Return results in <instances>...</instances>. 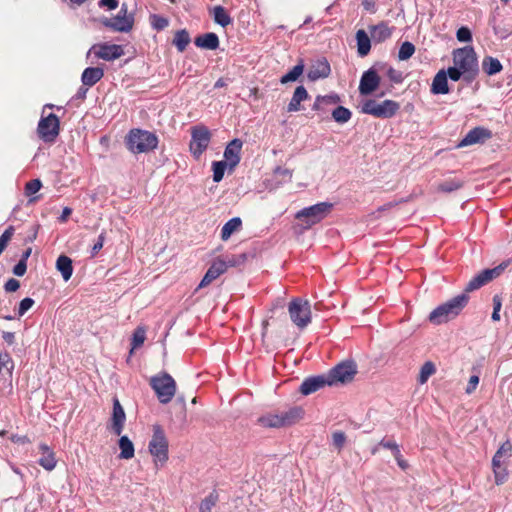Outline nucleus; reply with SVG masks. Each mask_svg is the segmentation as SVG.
I'll return each mask as SVG.
<instances>
[{"label": "nucleus", "mask_w": 512, "mask_h": 512, "mask_svg": "<svg viewBox=\"0 0 512 512\" xmlns=\"http://www.w3.org/2000/svg\"><path fill=\"white\" fill-rule=\"evenodd\" d=\"M453 66L448 68L449 79L466 83L475 80L479 72L477 54L472 46L457 48L452 52Z\"/></svg>", "instance_id": "nucleus-1"}, {"label": "nucleus", "mask_w": 512, "mask_h": 512, "mask_svg": "<svg viewBox=\"0 0 512 512\" xmlns=\"http://www.w3.org/2000/svg\"><path fill=\"white\" fill-rule=\"evenodd\" d=\"M125 145L133 154L148 153L158 146V137L147 130L134 128L125 137Z\"/></svg>", "instance_id": "nucleus-2"}, {"label": "nucleus", "mask_w": 512, "mask_h": 512, "mask_svg": "<svg viewBox=\"0 0 512 512\" xmlns=\"http://www.w3.org/2000/svg\"><path fill=\"white\" fill-rule=\"evenodd\" d=\"M468 300L469 297L465 293H462L444 304L439 305L430 313V322L439 325L455 318L467 305Z\"/></svg>", "instance_id": "nucleus-3"}, {"label": "nucleus", "mask_w": 512, "mask_h": 512, "mask_svg": "<svg viewBox=\"0 0 512 512\" xmlns=\"http://www.w3.org/2000/svg\"><path fill=\"white\" fill-rule=\"evenodd\" d=\"M149 384L161 404H168L176 394V381L167 372H160L152 376Z\"/></svg>", "instance_id": "nucleus-4"}, {"label": "nucleus", "mask_w": 512, "mask_h": 512, "mask_svg": "<svg viewBox=\"0 0 512 512\" xmlns=\"http://www.w3.org/2000/svg\"><path fill=\"white\" fill-rule=\"evenodd\" d=\"M148 449L157 468L162 467L168 460V440L164 430L159 425L153 427V435Z\"/></svg>", "instance_id": "nucleus-5"}, {"label": "nucleus", "mask_w": 512, "mask_h": 512, "mask_svg": "<svg viewBox=\"0 0 512 512\" xmlns=\"http://www.w3.org/2000/svg\"><path fill=\"white\" fill-rule=\"evenodd\" d=\"M399 109L400 104L394 100H384L382 102H377L373 99H367L363 101L360 106L361 113L382 119L393 117Z\"/></svg>", "instance_id": "nucleus-6"}, {"label": "nucleus", "mask_w": 512, "mask_h": 512, "mask_svg": "<svg viewBox=\"0 0 512 512\" xmlns=\"http://www.w3.org/2000/svg\"><path fill=\"white\" fill-rule=\"evenodd\" d=\"M288 312L291 321L299 328L304 329L312 319L311 305L308 300L293 298L288 305Z\"/></svg>", "instance_id": "nucleus-7"}, {"label": "nucleus", "mask_w": 512, "mask_h": 512, "mask_svg": "<svg viewBox=\"0 0 512 512\" xmlns=\"http://www.w3.org/2000/svg\"><path fill=\"white\" fill-rule=\"evenodd\" d=\"M331 208L332 204L321 202L310 207L303 208L296 213L295 217L296 219L303 221L304 228L307 229L323 220L330 213Z\"/></svg>", "instance_id": "nucleus-8"}, {"label": "nucleus", "mask_w": 512, "mask_h": 512, "mask_svg": "<svg viewBox=\"0 0 512 512\" xmlns=\"http://www.w3.org/2000/svg\"><path fill=\"white\" fill-rule=\"evenodd\" d=\"M356 373L357 366L353 361L341 362L327 374L329 386L351 382Z\"/></svg>", "instance_id": "nucleus-9"}, {"label": "nucleus", "mask_w": 512, "mask_h": 512, "mask_svg": "<svg viewBox=\"0 0 512 512\" xmlns=\"http://www.w3.org/2000/svg\"><path fill=\"white\" fill-rule=\"evenodd\" d=\"M211 140V134L205 126H195L191 131L190 151L198 159L207 149Z\"/></svg>", "instance_id": "nucleus-10"}, {"label": "nucleus", "mask_w": 512, "mask_h": 512, "mask_svg": "<svg viewBox=\"0 0 512 512\" xmlns=\"http://www.w3.org/2000/svg\"><path fill=\"white\" fill-rule=\"evenodd\" d=\"M102 24L116 32H129L134 24V17L128 14V7L122 4L120 11L115 17L104 18Z\"/></svg>", "instance_id": "nucleus-11"}, {"label": "nucleus", "mask_w": 512, "mask_h": 512, "mask_svg": "<svg viewBox=\"0 0 512 512\" xmlns=\"http://www.w3.org/2000/svg\"><path fill=\"white\" fill-rule=\"evenodd\" d=\"M37 132L44 142H54L59 134L58 117L53 113L42 117L38 123Z\"/></svg>", "instance_id": "nucleus-12"}, {"label": "nucleus", "mask_w": 512, "mask_h": 512, "mask_svg": "<svg viewBox=\"0 0 512 512\" xmlns=\"http://www.w3.org/2000/svg\"><path fill=\"white\" fill-rule=\"evenodd\" d=\"M506 266V264H500L497 267L481 271L468 282L465 292L475 291L497 278L505 270Z\"/></svg>", "instance_id": "nucleus-13"}, {"label": "nucleus", "mask_w": 512, "mask_h": 512, "mask_svg": "<svg viewBox=\"0 0 512 512\" xmlns=\"http://www.w3.org/2000/svg\"><path fill=\"white\" fill-rule=\"evenodd\" d=\"M94 54L95 57L106 61H113L124 55V50L121 45L117 44H96L93 45L87 53V56Z\"/></svg>", "instance_id": "nucleus-14"}, {"label": "nucleus", "mask_w": 512, "mask_h": 512, "mask_svg": "<svg viewBox=\"0 0 512 512\" xmlns=\"http://www.w3.org/2000/svg\"><path fill=\"white\" fill-rule=\"evenodd\" d=\"M380 84V77L374 69L365 71L360 79L359 92L361 95H370Z\"/></svg>", "instance_id": "nucleus-15"}, {"label": "nucleus", "mask_w": 512, "mask_h": 512, "mask_svg": "<svg viewBox=\"0 0 512 512\" xmlns=\"http://www.w3.org/2000/svg\"><path fill=\"white\" fill-rule=\"evenodd\" d=\"M492 133L490 130L484 127H475L470 130L465 137L458 144L459 147L470 146L478 143H483L487 139H490Z\"/></svg>", "instance_id": "nucleus-16"}, {"label": "nucleus", "mask_w": 512, "mask_h": 512, "mask_svg": "<svg viewBox=\"0 0 512 512\" xmlns=\"http://www.w3.org/2000/svg\"><path fill=\"white\" fill-rule=\"evenodd\" d=\"M242 145L240 139H233L225 148L223 161L228 164L230 170H233L240 162Z\"/></svg>", "instance_id": "nucleus-17"}, {"label": "nucleus", "mask_w": 512, "mask_h": 512, "mask_svg": "<svg viewBox=\"0 0 512 512\" xmlns=\"http://www.w3.org/2000/svg\"><path fill=\"white\" fill-rule=\"evenodd\" d=\"M125 421H126V415H125L124 409L121 406L119 400L117 398H114L110 428L115 435H117V436L121 435V433L124 429Z\"/></svg>", "instance_id": "nucleus-18"}, {"label": "nucleus", "mask_w": 512, "mask_h": 512, "mask_svg": "<svg viewBox=\"0 0 512 512\" xmlns=\"http://www.w3.org/2000/svg\"><path fill=\"white\" fill-rule=\"evenodd\" d=\"M326 385L329 386V380L327 378V375L309 377L302 382L300 386V392L303 395H309L318 391L319 389L323 388Z\"/></svg>", "instance_id": "nucleus-19"}, {"label": "nucleus", "mask_w": 512, "mask_h": 512, "mask_svg": "<svg viewBox=\"0 0 512 512\" xmlns=\"http://www.w3.org/2000/svg\"><path fill=\"white\" fill-rule=\"evenodd\" d=\"M449 73L448 69L439 70L434 76L431 84V92L435 95L448 94L450 92L448 86Z\"/></svg>", "instance_id": "nucleus-20"}, {"label": "nucleus", "mask_w": 512, "mask_h": 512, "mask_svg": "<svg viewBox=\"0 0 512 512\" xmlns=\"http://www.w3.org/2000/svg\"><path fill=\"white\" fill-rule=\"evenodd\" d=\"M330 65L326 59L317 60L309 69L307 77L311 81L326 78L330 74Z\"/></svg>", "instance_id": "nucleus-21"}, {"label": "nucleus", "mask_w": 512, "mask_h": 512, "mask_svg": "<svg viewBox=\"0 0 512 512\" xmlns=\"http://www.w3.org/2000/svg\"><path fill=\"white\" fill-rule=\"evenodd\" d=\"M39 452L41 453V457L38 460L39 465L47 471H52L57 464L52 449L47 444L41 443L39 445Z\"/></svg>", "instance_id": "nucleus-22"}, {"label": "nucleus", "mask_w": 512, "mask_h": 512, "mask_svg": "<svg viewBox=\"0 0 512 512\" xmlns=\"http://www.w3.org/2000/svg\"><path fill=\"white\" fill-rule=\"evenodd\" d=\"M225 273V266L221 261L215 259L207 272L205 273L203 279L201 280L198 288H203L209 285L212 281L217 279L220 275Z\"/></svg>", "instance_id": "nucleus-23"}, {"label": "nucleus", "mask_w": 512, "mask_h": 512, "mask_svg": "<svg viewBox=\"0 0 512 512\" xmlns=\"http://www.w3.org/2000/svg\"><path fill=\"white\" fill-rule=\"evenodd\" d=\"M394 28L389 27L385 22H381L371 27V39L376 43H381L389 39Z\"/></svg>", "instance_id": "nucleus-24"}, {"label": "nucleus", "mask_w": 512, "mask_h": 512, "mask_svg": "<svg viewBox=\"0 0 512 512\" xmlns=\"http://www.w3.org/2000/svg\"><path fill=\"white\" fill-rule=\"evenodd\" d=\"M104 76V70L100 67H88L81 76V81L84 86L92 87Z\"/></svg>", "instance_id": "nucleus-25"}, {"label": "nucleus", "mask_w": 512, "mask_h": 512, "mask_svg": "<svg viewBox=\"0 0 512 512\" xmlns=\"http://www.w3.org/2000/svg\"><path fill=\"white\" fill-rule=\"evenodd\" d=\"M282 426H290L303 418V410L300 407H291L284 411H279Z\"/></svg>", "instance_id": "nucleus-26"}, {"label": "nucleus", "mask_w": 512, "mask_h": 512, "mask_svg": "<svg viewBox=\"0 0 512 512\" xmlns=\"http://www.w3.org/2000/svg\"><path fill=\"white\" fill-rule=\"evenodd\" d=\"M309 97L308 92L304 86H298L287 106L288 112H297L301 110V102L307 100Z\"/></svg>", "instance_id": "nucleus-27"}, {"label": "nucleus", "mask_w": 512, "mask_h": 512, "mask_svg": "<svg viewBox=\"0 0 512 512\" xmlns=\"http://www.w3.org/2000/svg\"><path fill=\"white\" fill-rule=\"evenodd\" d=\"M195 45L200 48L215 50L219 47V38L215 33H206L195 39Z\"/></svg>", "instance_id": "nucleus-28"}, {"label": "nucleus", "mask_w": 512, "mask_h": 512, "mask_svg": "<svg viewBox=\"0 0 512 512\" xmlns=\"http://www.w3.org/2000/svg\"><path fill=\"white\" fill-rule=\"evenodd\" d=\"M341 101L339 95L331 93L329 95L317 96L312 109L315 111H325L327 106L336 105Z\"/></svg>", "instance_id": "nucleus-29"}, {"label": "nucleus", "mask_w": 512, "mask_h": 512, "mask_svg": "<svg viewBox=\"0 0 512 512\" xmlns=\"http://www.w3.org/2000/svg\"><path fill=\"white\" fill-rule=\"evenodd\" d=\"M357 52L361 57L366 56L371 49V39L368 34L360 29L356 32Z\"/></svg>", "instance_id": "nucleus-30"}, {"label": "nucleus", "mask_w": 512, "mask_h": 512, "mask_svg": "<svg viewBox=\"0 0 512 512\" xmlns=\"http://www.w3.org/2000/svg\"><path fill=\"white\" fill-rule=\"evenodd\" d=\"M242 227V220L239 217H234L228 220L221 229V239L227 241L232 234L240 231Z\"/></svg>", "instance_id": "nucleus-31"}, {"label": "nucleus", "mask_w": 512, "mask_h": 512, "mask_svg": "<svg viewBox=\"0 0 512 512\" xmlns=\"http://www.w3.org/2000/svg\"><path fill=\"white\" fill-rule=\"evenodd\" d=\"M512 455V444L509 440L505 441L496 451L492 458V466L503 465L504 461Z\"/></svg>", "instance_id": "nucleus-32"}, {"label": "nucleus", "mask_w": 512, "mask_h": 512, "mask_svg": "<svg viewBox=\"0 0 512 512\" xmlns=\"http://www.w3.org/2000/svg\"><path fill=\"white\" fill-rule=\"evenodd\" d=\"M56 268L61 273L63 279L68 281L73 274L72 260L66 256L61 255L56 261Z\"/></svg>", "instance_id": "nucleus-33"}, {"label": "nucleus", "mask_w": 512, "mask_h": 512, "mask_svg": "<svg viewBox=\"0 0 512 512\" xmlns=\"http://www.w3.org/2000/svg\"><path fill=\"white\" fill-rule=\"evenodd\" d=\"M118 444L120 448L119 458L129 460L134 457V445L132 441L128 438V436H121Z\"/></svg>", "instance_id": "nucleus-34"}, {"label": "nucleus", "mask_w": 512, "mask_h": 512, "mask_svg": "<svg viewBox=\"0 0 512 512\" xmlns=\"http://www.w3.org/2000/svg\"><path fill=\"white\" fill-rule=\"evenodd\" d=\"M258 423L262 427H266V428H281V427H283L279 412L267 413V414L261 416L258 419Z\"/></svg>", "instance_id": "nucleus-35"}, {"label": "nucleus", "mask_w": 512, "mask_h": 512, "mask_svg": "<svg viewBox=\"0 0 512 512\" xmlns=\"http://www.w3.org/2000/svg\"><path fill=\"white\" fill-rule=\"evenodd\" d=\"M482 68L487 75L491 76L502 70V64L497 58L487 56L482 61Z\"/></svg>", "instance_id": "nucleus-36"}, {"label": "nucleus", "mask_w": 512, "mask_h": 512, "mask_svg": "<svg viewBox=\"0 0 512 512\" xmlns=\"http://www.w3.org/2000/svg\"><path fill=\"white\" fill-rule=\"evenodd\" d=\"M212 15L214 21L222 27H226L232 22L231 17L229 16L225 8L222 6H215L212 9Z\"/></svg>", "instance_id": "nucleus-37"}, {"label": "nucleus", "mask_w": 512, "mask_h": 512, "mask_svg": "<svg viewBox=\"0 0 512 512\" xmlns=\"http://www.w3.org/2000/svg\"><path fill=\"white\" fill-rule=\"evenodd\" d=\"M303 71L304 65L302 63L295 65L288 73L284 74L280 78V83L287 84L298 80V78L303 74Z\"/></svg>", "instance_id": "nucleus-38"}, {"label": "nucleus", "mask_w": 512, "mask_h": 512, "mask_svg": "<svg viewBox=\"0 0 512 512\" xmlns=\"http://www.w3.org/2000/svg\"><path fill=\"white\" fill-rule=\"evenodd\" d=\"M463 186V181L458 178H451L443 181L438 185V190L445 193H450L460 189Z\"/></svg>", "instance_id": "nucleus-39"}, {"label": "nucleus", "mask_w": 512, "mask_h": 512, "mask_svg": "<svg viewBox=\"0 0 512 512\" xmlns=\"http://www.w3.org/2000/svg\"><path fill=\"white\" fill-rule=\"evenodd\" d=\"M217 260L221 261L224 264L226 271L229 267H235L244 263L246 260V256L244 254L226 255L224 257L217 258Z\"/></svg>", "instance_id": "nucleus-40"}, {"label": "nucleus", "mask_w": 512, "mask_h": 512, "mask_svg": "<svg viewBox=\"0 0 512 512\" xmlns=\"http://www.w3.org/2000/svg\"><path fill=\"white\" fill-rule=\"evenodd\" d=\"M190 43V36L186 30L177 31L173 39V44L179 52H183Z\"/></svg>", "instance_id": "nucleus-41"}, {"label": "nucleus", "mask_w": 512, "mask_h": 512, "mask_svg": "<svg viewBox=\"0 0 512 512\" xmlns=\"http://www.w3.org/2000/svg\"><path fill=\"white\" fill-rule=\"evenodd\" d=\"M351 116V111L343 106H337L332 111V118L334 119V121L340 124L347 123L351 119Z\"/></svg>", "instance_id": "nucleus-42"}, {"label": "nucleus", "mask_w": 512, "mask_h": 512, "mask_svg": "<svg viewBox=\"0 0 512 512\" xmlns=\"http://www.w3.org/2000/svg\"><path fill=\"white\" fill-rule=\"evenodd\" d=\"M435 372H436V367H435L434 363L431 361L425 362L420 369L418 382L420 384H425L428 381V379L433 374H435Z\"/></svg>", "instance_id": "nucleus-43"}, {"label": "nucleus", "mask_w": 512, "mask_h": 512, "mask_svg": "<svg viewBox=\"0 0 512 512\" xmlns=\"http://www.w3.org/2000/svg\"><path fill=\"white\" fill-rule=\"evenodd\" d=\"M415 53V46L409 42L405 41L401 44L398 51V59L401 61L408 60Z\"/></svg>", "instance_id": "nucleus-44"}, {"label": "nucleus", "mask_w": 512, "mask_h": 512, "mask_svg": "<svg viewBox=\"0 0 512 512\" xmlns=\"http://www.w3.org/2000/svg\"><path fill=\"white\" fill-rule=\"evenodd\" d=\"M228 167V164L224 161H216L212 164V170H213V181L214 182H220L225 173V169Z\"/></svg>", "instance_id": "nucleus-45"}, {"label": "nucleus", "mask_w": 512, "mask_h": 512, "mask_svg": "<svg viewBox=\"0 0 512 512\" xmlns=\"http://www.w3.org/2000/svg\"><path fill=\"white\" fill-rule=\"evenodd\" d=\"M14 364L12 358L7 352L0 353V373L6 372L11 375Z\"/></svg>", "instance_id": "nucleus-46"}, {"label": "nucleus", "mask_w": 512, "mask_h": 512, "mask_svg": "<svg viewBox=\"0 0 512 512\" xmlns=\"http://www.w3.org/2000/svg\"><path fill=\"white\" fill-rule=\"evenodd\" d=\"M218 501V495L215 493H210L200 504L199 511L200 512H211L212 508L216 505Z\"/></svg>", "instance_id": "nucleus-47"}, {"label": "nucleus", "mask_w": 512, "mask_h": 512, "mask_svg": "<svg viewBox=\"0 0 512 512\" xmlns=\"http://www.w3.org/2000/svg\"><path fill=\"white\" fill-rule=\"evenodd\" d=\"M274 178L279 181V183H287L292 179V170L284 167H277L274 170Z\"/></svg>", "instance_id": "nucleus-48"}, {"label": "nucleus", "mask_w": 512, "mask_h": 512, "mask_svg": "<svg viewBox=\"0 0 512 512\" xmlns=\"http://www.w3.org/2000/svg\"><path fill=\"white\" fill-rule=\"evenodd\" d=\"M492 468H493V472H494L495 483L497 485L503 484L508 478V471H507L506 467L498 464L496 466H492Z\"/></svg>", "instance_id": "nucleus-49"}, {"label": "nucleus", "mask_w": 512, "mask_h": 512, "mask_svg": "<svg viewBox=\"0 0 512 512\" xmlns=\"http://www.w3.org/2000/svg\"><path fill=\"white\" fill-rule=\"evenodd\" d=\"M145 338H146V334H145V330L143 328H137L134 333H133V337H132V348H131V353L133 352L134 349L140 347L144 341H145Z\"/></svg>", "instance_id": "nucleus-50"}, {"label": "nucleus", "mask_w": 512, "mask_h": 512, "mask_svg": "<svg viewBox=\"0 0 512 512\" xmlns=\"http://www.w3.org/2000/svg\"><path fill=\"white\" fill-rule=\"evenodd\" d=\"M15 229L13 226H9L3 234L0 236V255L7 247L9 241L12 239L14 235Z\"/></svg>", "instance_id": "nucleus-51"}, {"label": "nucleus", "mask_w": 512, "mask_h": 512, "mask_svg": "<svg viewBox=\"0 0 512 512\" xmlns=\"http://www.w3.org/2000/svg\"><path fill=\"white\" fill-rule=\"evenodd\" d=\"M346 443V435L342 431H335L332 433V444L338 450L341 451Z\"/></svg>", "instance_id": "nucleus-52"}, {"label": "nucleus", "mask_w": 512, "mask_h": 512, "mask_svg": "<svg viewBox=\"0 0 512 512\" xmlns=\"http://www.w3.org/2000/svg\"><path fill=\"white\" fill-rule=\"evenodd\" d=\"M42 187V183L39 179H33L26 183L25 194L30 196L37 193Z\"/></svg>", "instance_id": "nucleus-53"}, {"label": "nucleus", "mask_w": 512, "mask_h": 512, "mask_svg": "<svg viewBox=\"0 0 512 512\" xmlns=\"http://www.w3.org/2000/svg\"><path fill=\"white\" fill-rule=\"evenodd\" d=\"M457 40L460 42H470L472 41V33L467 27H460L456 32Z\"/></svg>", "instance_id": "nucleus-54"}, {"label": "nucleus", "mask_w": 512, "mask_h": 512, "mask_svg": "<svg viewBox=\"0 0 512 512\" xmlns=\"http://www.w3.org/2000/svg\"><path fill=\"white\" fill-rule=\"evenodd\" d=\"M34 305V300L32 298L26 297L21 300L18 307V317H22L29 309Z\"/></svg>", "instance_id": "nucleus-55"}, {"label": "nucleus", "mask_w": 512, "mask_h": 512, "mask_svg": "<svg viewBox=\"0 0 512 512\" xmlns=\"http://www.w3.org/2000/svg\"><path fill=\"white\" fill-rule=\"evenodd\" d=\"M379 446L391 450L393 455H398V452L400 451L398 444L392 440L382 439Z\"/></svg>", "instance_id": "nucleus-56"}, {"label": "nucleus", "mask_w": 512, "mask_h": 512, "mask_svg": "<svg viewBox=\"0 0 512 512\" xmlns=\"http://www.w3.org/2000/svg\"><path fill=\"white\" fill-rule=\"evenodd\" d=\"M478 384H479V376L478 375H472L470 377V379H469V382H468V385H467V387L465 389V392L467 394H472L476 390Z\"/></svg>", "instance_id": "nucleus-57"}, {"label": "nucleus", "mask_w": 512, "mask_h": 512, "mask_svg": "<svg viewBox=\"0 0 512 512\" xmlns=\"http://www.w3.org/2000/svg\"><path fill=\"white\" fill-rule=\"evenodd\" d=\"M27 270V264L24 260H20L13 268V273L16 276H23Z\"/></svg>", "instance_id": "nucleus-58"}, {"label": "nucleus", "mask_w": 512, "mask_h": 512, "mask_svg": "<svg viewBox=\"0 0 512 512\" xmlns=\"http://www.w3.org/2000/svg\"><path fill=\"white\" fill-rule=\"evenodd\" d=\"M153 27L157 30H162L168 25V21L163 17L153 16Z\"/></svg>", "instance_id": "nucleus-59"}, {"label": "nucleus", "mask_w": 512, "mask_h": 512, "mask_svg": "<svg viewBox=\"0 0 512 512\" xmlns=\"http://www.w3.org/2000/svg\"><path fill=\"white\" fill-rule=\"evenodd\" d=\"M104 241H105V235H104V233H101L98 236L97 241L95 242V244L92 247V256L97 254L102 249V247L104 245Z\"/></svg>", "instance_id": "nucleus-60"}, {"label": "nucleus", "mask_w": 512, "mask_h": 512, "mask_svg": "<svg viewBox=\"0 0 512 512\" xmlns=\"http://www.w3.org/2000/svg\"><path fill=\"white\" fill-rule=\"evenodd\" d=\"M20 283L18 280L11 278L5 283V290L7 292H15L19 289Z\"/></svg>", "instance_id": "nucleus-61"}, {"label": "nucleus", "mask_w": 512, "mask_h": 512, "mask_svg": "<svg viewBox=\"0 0 512 512\" xmlns=\"http://www.w3.org/2000/svg\"><path fill=\"white\" fill-rule=\"evenodd\" d=\"M99 7H106L108 10H114L118 7V0H99Z\"/></svg>", "instance_id": "nucleus-62"}, {"label": "nucleus", "mask_w": 512, "mask_h": 512, "mask_svg": "<svg viewBox=\"0 0 512 512\" xmlns=\"http://www.w3.org/2000/svg\"><path fill=\"white\" fill-rule=\"evenodd\" d=\"M387 75L388 77L396 82V83H399L402 81V75L399 71L395 70L394 68L390 67L387 71Z\"/></svg>", "instance_id": "nucleus-63"}, {"label": "nucleus", "mask_w": 512, "mask_h": 512, "mask_svg": "<svg viewBox=\"0 0 512 512\" xmlns=\"http://www.w3.org/2000/svg\"><path fill=\"white\" fill-rule=\"evenodd\" d=\"M362 6L368 12H371V13L376 12V6H375V2L373 0H362Z\"/></svg>", "instance_id": "nucleus-64"}]
</instances>
